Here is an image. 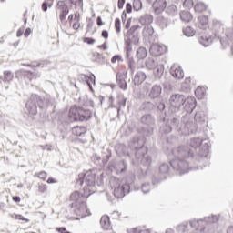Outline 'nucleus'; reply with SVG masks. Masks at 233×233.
<instances>
[{"instance_id": "41", "label": "nucleus", "mask_w": 233, "mask_h": 233, "mask_svg": "<svg viewBox=\"0 0 233 233\" xmlns=\"http://www.w3.org/2000/svg\"><path fill=\"white\" fill-rule=\"evenodd\" d=\"M147 48L145 47H139L137 50V57L138 59H145V57H147Z\"/></svg>"}, {"instance_id": "24", "label": "nucleus", "mask_w": 233, "mask_h": 233, "mask_svg": "<svg viewBox=\"0 0 233 233\" xmlns=\"http://www.w3.org/2000/svg\"><path fill=\"white\" fill-rule=\"evenodd\" d=\"M113 168H115L116 174H125V172H127V168H128V164L127 163V161L122 160L116 162Z\"/></svg>"}, {"instance_id": "39", "label": "nucleus", "mask_w": 233, "mask_h": 233, "mask_svg": "<svg viewBox=\"0 0 233 233\" xmlns=\"http://www.w3.org/2000/svg\"><path fill=\"white\" fill-rule=\"evenodd\" d=\"M183 34L186 37H194V35H196V30L191 26H187L183 29Z\"/></svg>"}, {"instance_id": "61", "label": "nucleus", "mask_w": 233, "mask_h": 233, "mask_svg": "<svg viewBox=\"0 0 233 233\" xmlns=\"http://www.w3.org/2000/svg\"><path fill=\"white\" fill-rule=\"evenodd\" d=\"M56 232H59V233H70V231L66 230V228H56Z\"/></svg>"}, {"instance_id": "17", "label": "nucleus", "mask_w": 233, "mask_h": 233, "mask_svg": "<svg viewBox=\"0 0 233 233\" xmlns=\"http://www.w3.org/2000/svg\"><path fill=\"white\" fill-rule=\"evenodd\" d=\"M127 76V72L116 73V83L119 86V88H121V90H127V88H128V85H127L126 81Z\"/></svg>"}, {"instance_id": "4", "label": "nucleus", "mask_w": 233, "mask_h": 233, "mask_svg": "<svg viewBox=\"0 0 233 233\" xmlns=\"http://www.w3.org/2000/svg\"><path fill=\"white\" fill-rule=\"evenodd\" d=\"M136 175L131 174L126 177L125 184H119V179H114L111 182V187L114 188V196L117 199L125 198L127 194H130V189L134 187Z\"/></svg>"}, {"instance_id": "28", "label": "nucleus", "mask_w": 233, "mask_h": 233, "mask_svg": "<svg viewBox=\"0 0 233 233\" xmlns=\"http://www.w3.org/2000/svg\"><path fill=\"white\" fill-rule=\"evenodd\" d=\"M115 150L117 154V156H127L128 157H130V154L128 153L127 149V146H125L124 144H118L115 147Z\"/></svg>"}, {"instance_id": "3", "label": "nucleus", "mask_w": 233, "mask_h": 233, "mask_svg": "<svg viewBox=\"0 0 233 233\" xmlns=\"http://www.w3.org/2000/svg\"><path fill=\"white\" fill-rule=\"evenodd\" d=\"M86 198L92 196L96 192V170H89L86 173H81L76 178V187H83Z\"/></svg>"}, {"instance_id": "48", "label": "nucleus", "mask_w": 233, "mask_h": 233, "mask_svg": "<svg viewBox=\"0 0 233 233\" xmlns=\"http://www.w3.org/2000/svg\"><path fill=\"white\" fill-rule=\"evenodd\" d=\"M170 171V166H168V164H161L159 167V172L161 174H168V172Z\"/></svg>"}, {"instance_id": "2", "label": "nucleus", "mask_w": 233, "mask_h": 233, "mask_svg": "<svg viewBox=\"0 0 233 233\" xmlns=\"http://www.w3.org/2000/svg\"><path fill=\"white\" fill-rule=\"evenodd\" d=\"M196 108V98L194 96H188L185 98V103L182 106L180 112H186L181 117V123L184 125L183 134L185 136H190V134H196L198 132V127L194 124V118H192V112Z\"/></svg>"}, {"instance_id": "37", "label": "nucleus", "mask_w": 233, "mask_h": 233, "mask_svg": "<svg viewBox=\"0 0 233 233\" xmlns=\"http://www.w3.org/2000/svg\"><path fill=\"white\" fill-rule=\"evenodd\" d=\"M157 66V62H156L153 58H147L146 60V67L148 70H154Z\"/></svg>"}, {"instance_id": "32", "label": "nucleus", "mask_w": 233, "mask_h": 233, "mask_svg": "<svg viewBox=\"0 0 233 233\" xmlns=\"http://www.w3.org/2000/svg\"><path fill=\"white\" fill-rule=\"evenodd\" d=\"M213 30L215 32V35L216 37H218L219 39V34H223V25L221 24V22L214 20L213 21Z\"/></svg>"}, {"instance_id": "18", "label": "nucleus", "mask_w": 233, "mask_h": 233, "mask_svg": "<svg viewBox=\"0 0 233 233\" xmlns=\"http://www.w3.org/2000/svg\"><path fill=\"white\" fill-rule=\"evenodd\" d=\"M170 74L175 79H183L185 77V72H183L179 65H173L170 68Z\"/></svg>"}, {"instance_id": "51", "label": "nucleus", "mask_w": 233, "mask_h": 233, "mask_svg": "<svg viewBox=\"0 0 233 233\" xmlns=\"http://www.w3.org/2000/svg\"><path fill=\"white\" fill-rule=\"evenodd\" d=\"M115 28L117 34L121 32V20L119 18H116L115 20Z\"/></svg>"}, {"instance_id": "53", "label": "nucleus", "mask_w": 233, "mask_h": 233, "mask_svg": "<svg viewBox=\"0 0 233 233\" xmlns=\"http://www.w3.org/2000/svg\"><path fill=\"white\" fill-rule=\"evenodd\" d=\"M94 56L96 57V63H104L105 58L103 57V55L99 53H94Z\"/></svg>"}, {"instance_id": "35", "label": "nucleus", "mask_w": 233, "mask_h": 233, "mask_svg": "<svg viewBox=\"0 0 233 233\" xmlns=\"http://www.w3.org/2000/svg\"><path fill=\"white\" fill-rule=\"evenodd\" d=\"M154 70L155 77L157 79H161V76H163V72H165V66L163 64H159Z\"/></svg>"}, {"instance_id": "50", "label": "nucleus", "mask_w": 233, "mask_h": 233, "mask_svg": "<svg viewBox=\"0 0 233 233\" xmlns=\"http://www.w3.org/2000/svg\"><path fill=\"white\" fill-rule=\"evenodd\" d=\"M129 233H150L148 229H141L138 228H132Z\"/></svg>"}, {"instance_id": "25", "label": "nucleus", "mask_w": 233, "mask_h": 233, "mask_svg": "<svg viewBox=\"0 0 233 233\" xmlns=\"http://www.w3.org/2000/svg\"><path fill=\"white\" fill-rule=\"evenodd\" d=\"M142 34L147 41H154V27H152V25H146Z\"/></svg>"}, {"instance_id": "8", "label": "nucleus", "mask_w": 233, "mask_h": 233, "mask_svg": "<svg viewBox=\"0 0 233 233\" xmlns=\"http://www.w3.org/2000/svg\"><path fill=\"white\" fill-rule=\"evenodd\" d=\"M92 117V111L77 106H73L69 110V119L71 121H88Z\"/></svg>"}, {"instance_id": "31", "label": "nucleus", "mask_w": 233, "mask_h": 233, "mask_svg": "<svg viewBox=\"0 0 233 233\" xmlns=\"http://www.w3.org/2000/svg\"><path fill=\"white\" fill-rule=\"evenodd\" d=\"M153 8L157 12H163L167 8V0H156L153 3Z\"/></svg>"}, {"instance_id": "60", "label": "nucleus", "mask_w": 233, "mask_h": 233, "mask_svg": "<svg viewBox=\"0 0 233 233\" xmlns=\"http://www.w3.org/2000/svg\"><path fill=\"white\" fill-rule=\"evenodd\" d=\"M85 43H87V45H94L96 43V39L87 37L85 38Z\"/></svg>"}, {"instance_id": "11", "label": "nucleus", "mask_w": 233, "mask_h": 233, "mask_svg": "<svg viewBox=\"0 0 233 233\" xmlns=\"http://www.w3.org/2000/svg\"><path fill=\"white\" fill-rule=\"evenodd\" d=\"M76 3L77 0L58 1L57 10L59 11V19L61 23H65V21H66V15L70 14V8H72V5H76Z\"/></svg>"}, {"instance_id": "7", "label": "nucleus", "mask_w": 233, "mask_h": 233, "mask_svg": "<svg viewBox=\"0 0 233 233\" xmlns=\"http://www.w3.org/2000/svg\"><path fill=\"white\" fill-rule=\"evenodd\" d=\"M219 221V216L212 215L211 217H205L204 219H193L189 222H184L177 227V232H189L190 228H198L201 223L210 224V223H218Z\"/></svg>"}, {"instance_id": "59", "label": "nucleus", "mask_w": 233, "mask_h": 233, "mask_svg": "<svg viewBox=\"0 0 233 233\" xmlns=\"http://www.w3.org/2000/svg\"><path fill=\"white\" fill-rule=\"evenodd\" d=\"M46 172H45V171H42V172H40V173H38V177H39V179H42L43 181H45V179H46Z\"/></svg>"}, {"instance_id": "23", "label": "nucleus", "mask_w": 233, "mask_h": 233, "mask_svg": "<svg viewBox=\"0 0 233 233\" xmlns=\"http://www.w3.org/2000/svg\"><path fill=\"white\" fill-rule=\"evenodd\" d=\"M194 121L196 123H193V125H196L197 128L198 125H205L207 122V116H205V113L202 111H198L195 114Z\"/></svg>"}, {"instance_id": "54", "label": "nucleus", "mask_w": 233, "mask_h": 233, "mask_svg": "<svg viewBox=\"0 0 233 233\" xmlns=\"http://www.w3.org/2000/svg\"><path fill=\"white\" fill-rule=\"evenodd\" d=\"M204 94H205V92L203 91L202 87H198L195 90V96H197V97H203Z\"/></svg>"}, {"instance_id": "29", "label": "nucleus", "mask_w": 233, "mask_h": 233, "mask_svg": "<svg viewBox=\"0 0 233 233\" xmlns=\"http://www.w3.org/2000/svg\"><path fill=\"white\" fill-rule=\"evenodd\" d=\"M84 198H86L85 196V193H84V196H83V194L79 193L78 191H75L70 196V199L75 202V205H78L79 203H83L84 202L83 201Z\"/></svg>"}, {"instance_id": "45", "label": "nucleus", "mask_w": 233, "mask_h": 233, "mask_svg": "<svg viewBox=\"0 0 233 233\" xmlns=\"http://www.w3.org/2000/svg\"><path fill=\"white\" fill-rule=\"evenodd\" d=\"M194 10L195 12H198V13L205 12V10H207V5L201 2L197 3L195 5Z\"/></svg>"}, {"instance_id": "58", "label": "nucleus", "mask_w": 233, "mask_h": 233, "mask_svg": "<svg viewBox=\"0 0 233 233\" xmlns=\"http://www.w3.org/2000/svg\"><path fill=\"white\" fill-rule=\"evenodd\" d=\"M126 12L127 14H132V4L130 3L126 4Z\"/></svg>"}, {"instance_id": "57", "label": "nucleus", "mask_w": 233, "mask_h": 233, "mask_svg": "<svg viewBox=\"0 0 233 233\" xmlns=\"http://www.w3.org/2000/svg\"><path fill=\"white\" fill-rule=\"evenodd\" d=\"M38 190L39 192H41L42 194H45V192H46L47 188H46V185L41 184L38 186Z\"/></svg>"}, {"instance_id": "40", "label": "nucleus", "mask_w": 233, "mask_h": 233, "mask_svg": "<svg viewBox=\"0 0 233 233\" xmlns=\"http://www.w3.org/2000/svg\"><path fill=\"white\" fill-rule=\"evenodd\" d=\"M14 79V73L12 71H5L3 81L4 83H10Z\"/></svg>"}, {"instance_id": "43", "label": "nucleus", "mask_w": 233, "mask_h": 233, "mask_svg": "<svg viewBox=\"0 0 233 233\" xmlns=\"http://www.w3.org/2000/svg\"><path fill=\"white\" fill-rule=\"evenodd\" d=\"M125 45H126V56L128 58L129 52H132V43L134 40H128L127 38H124Z\"/></svg>"}, {"instance_id": "9", "label": "nucleus", "mask_w": 233, "mask_h": 233, "mask_svg": "<svg viewBox=\"0 0 233 233\" xmlns=\"http://www.w3.org/2000/svg\"><path fill=\"white\" fill-rule=\"evenodd\" d=\"M128 147L131 150H136L135 157L137 159H139V156H146L147 152H148V148L145 147V138L141 137H133Z\"/></svg>"}, {"instance_id": "36", "label": "nucleus", "mask_w": 233, "mask_h": 233, "mask_svg": "<svg viewBox=\"0 0 233 233\" xmlns=\"http://www.w3.org/2000/svg\"><path fill=\"white\" fill-rule=\"evenodd\" d=\"M180 19L184 21V23H190L192 21V14L188 11L180 12Z\"/></svg>"}, {"instance_id": "55", "label": "nucleus", "mask_w": 233, "mask_h": 233, "mask_svg": "<svg viewBox=\"0 0 233 233\" xmlns=\"http://www.w3.org/2000/svg\"><path fill=\"white\" fill-rule=\"evenodd\" d=\"M117 61H121L123 62V57L121 56V55H115L112 58H111V63H117Z\"/></svg>"}, {"instance_id": "5", "label": "nucleus", "mask_w": 233, "mask_h": 233, "mask_svg": "<svg viewBox=\"0 0 233 233\" xmlns=\"http://www.w3.org/2000/svg\"><path fill=\"white\" fill-rule=\"evenodd\" d=\"M172 128H175L177 132H181L182 136H185V134H183L185 125L183 122H180L179 116L177 115L165 116L160 126V132H163V134H170V132H172Z\"/></svg>"}, {"instance_id": "34", "label": "nucleus", "mask_w": 233, "mask_h": 233, "mask_svg": "<svg viewBox=\"0 0 233 233\" xmlns=\"http://www.w3.org/2000/svg\"><path fill=\"white\" fill-rule=\"evenodd\" d=\"M198 27L205 30V28L208 26V17L206 15H201V16H198Z\"/></svg>"}, {"instance_id": "21", "label": "nucleus", "mask_w": 233, "mask_h": 233, "mask_svg": "<svg viewBox=\"0 0 233 233\" xmlns=\"http://www.w3.org/2000/svg\"><path fill=\"white\" fill-rule=\"evenodd\" d=\"M75 205L76 207V213L77 216H82L83 218L88 214V208H86V203L85 201Z\"/></svg>"}, {"instance_id": "6", "label": "nucleus", "mask_w": 233, "mask_h": 233, "mask_svg": "<svg viewBox=\"0 0 233 233\" xmlns=\"http://www.w3.org/2000/svg\"><path fill=\"white\" fill-rule=\"evenodd\" d=\"M48 99H46L45 97L37 95V94H32L27 102L25 103V108L31 114L32 116L37 115V106L41 110H46V108H48Z\"/></svg>"}, {"instance_id": "56", "label": "nucleus", "mask_w": 233, "mask_h": 233, "mask_svg": "<svg viewBox=\"0 0 233 233\" xmlns=\"http://www.w3.org/2000/svg\"><path fill=\"white\" fill-rule=\"evenodd\" d=\"M48 7L51 8L52 7V4H48V2H44L42 4V10H43V12H46V10H48Z\"/></svg>"}, {"instance_id": "27", "label": "nucleus", "mask_w": 233, "mask_h": 233, "mask_svg": "<svg viewBox=\"0 0 233 233\" xmlns=\"http://www.w3.org/2000/svg\"><path fill=\"white\" fill-rule=\"evenodd\" d=\"M145 79H147V75L142 72V71H138L135 77L133 79V83L135 86H139V85H141Z\"/></svg>"}, {"instance_id": "16", "label": "nucleus", "mask_w": 233, "mask_h": 233, "mask_svg": "<svg viewBox=\"0 0 233 233\" xmlns=\"http://www.w3.org/2000/svg\"><path fill=\"white\" fill-rule=\"evenodd\" d=\"M139 158L135 157V160H132V165H139V163H141V165H143V167H147V168H148L150 167V165H152V157H145V155L143 156H138Z\"/></svg>"}, {"instance_id": "33", "label": "nucleus", "mask_w": 233, "mask_h": 233, "mask_svg": "<svg viewBox=\"0 0 233 233\" xmlns=\"http://www.w3.org/2000/svg\"><path fill=\"white\" fill-rule=\"evenodd\" d=\"M200 45H203V46H209V45H212V36L208 35H205L200 36L198 39Z\"/></svg>"}, {"instance_id": "20", "label": "nucleus", "mask_w": 233, "mask_h": 233, "mask_svg": "<svg viewBox=\"0 0 233 233\" xmlns=\"http://www.w3.org/2000/svg\"><path fill=\"white\" fill-rule=\"evenodd\" d=\"M163 92V87L160 85H154L149 91L150 99H157L161 96V93Z\"/></svg>"}, {"instance_id": "15", "label": "nucleus", "mask_w": 233, "mask_h": 233, "mask_svg": "<svg viewBox=\"0 0 233 233\" xmlns=\"http://www.w3.org/2000/svg\"><path fill=\"white\" fill-rule=\"evenodd\" d=\"M167 52V46L161 44H153L150 46L149 54L154 57H158V56H163Z\"/></svg>"}, {"instance_id": "62", "label": "nucleus", "mask_w": 233, "mask_h": 233, "mask_svg": "<svg viewBox=\"0 0 233 233\" xmlns=\"http://www.w3.org/2000/svg\"><path fill=\"white\" fill-rule=\"evenodd\" d=\"M118 9L122 10L123 6H125V0H118Z\"/></svg>"}, {"instance_id": "47", "label": "nucleus", "mask_w": 233, "mask_h": 233, "mask_svg": "<svg viewBox=\"0 0 233 233\" xmlns=\"http://www.w3.org/2000/svg\"><path fill=\"white\" fill-rule=\"evenodd\" d=\"M127 65L131 74H134L136 72V61H134V58H128Z\"/></svg>"}, {"instance_id": "52", "label": "nucleus", "mask_w": 233, "mask_h": 233, "mask_svg": "<svg viewBox=\"0 0 233 233\" xmlns=\"http://www.w3.org/2000/svg\"><path fill=\"white\" fill-rule=\"evenodd\" d=\"M86 83L88 85L90 90H92V84L91 83H94V85H96V76L93 75V78L88 77L87 79H86Z\"/></svg>"}, {"instance_id": "38", "label": "nucleus", "mask_w": 233, "mask_h": 233, "mask_svg": "<svg viewBox=\"0 0 233 233\" xmlns=\"http://www.w3.org/2000/svg\"><path fill=\"white\" fill-rule=\"evenodd\" d=\"M157 25L160 26V28L165 29L168 26V20L163 16H158L157 19Z\"/></svg>"}, {"instance_id": "49", "label": "nucleus", "mask_w": 233, "mask_h": 233, "mask_svg": "<svg viewBox=\"0 0 233 233\" xmlns=\"http://www.w3.org/2000/svg\"><path fill=\"white\" fill-rule=\"evenodd\" d=\"M141 190L143 194H148L150 192V183L142 184Z\"/></svg>"}, {"instance_id": "63", "label": "nucleus", "mask_w": 233, "mask_h": 233, "mask_svg": "<svg viewBox=\"0 0 233 233\" xmlns=\"http://www.w3.org/2000/svg\"><path fill=\"white\" fill-rule=\"evenodd\" d=\"M158 183H161V179H157V178H156V177H154V178L152 179V185H153V187H156V185H157Z\"/></svg>"}, {"instance_id": "1", "label": "nucleus", "mask_w": 233, "mask_h": 233, "mask_svg": "<svg viewBox=\"0 0 233 233\" xmlns=\"http://www.w3.org/2000/svg\"><path fill=\"white\" fill-rule=\"evenodd\" d=\"M172 154L174 156V159L170 161V166L173 170L178 172L179 176H183V174H187L188 170H190L188 161H187V157H192L194 156V151L188 149V147L185 146H180L172 150Z\"/></svg>"}, {"instance_id": "30", "label": "nucleus", "mask_w": 233, "mask_h": 233, "mask_svg": "<svg viewBox=\"0 0 233 233\" xmlns=\"http://www.w3.org/2000/svg\"><path fill=\"white\" fill-rule=\"evenodd\" d=\"M74 136H77L78 137H85V134H86V127L83 126H76L72 129Z\"/></svg>"}, {"instance_id": "44", "label": "nucleus", "mask_w": 233, "mask_h": 233, "mask_svg": "<svg viewBox=\"0 0 233 233\" xmlns=\"http://www.w3.org/2000/svg\"><path fill=\"white\" fill-rule=\"evenodd\" d=\"M125 106H127V98L122 96L118 98L117 116H119L121 108H125Z\"/></svg>"}, {"instance_id": "42", "label": "nucleus", "mask_w": 233, "mask_h": 233, "mask_svg": "<svg viewBox=\"0 0 233 233\" xmlns=\"http://www.w3.org/2000/svg\"><path fill=\"white\" fill-rule=\"evenodd\" d=\"M166 12L167 14H168V15L174 17V15H177V6H176L175 5H171L167 8Z\"/></svg>"}, {"instance_id": "64", "label": "nucleus", "mask_w": 233, "mask_h": 233, "mask_svg": "<svg viewBox=\"0 0 233 233\" xmlns=\"http://www.w3.org/2000/svg\"><path fill=\"white\" fill-rule=\"evenodd\" d=\"M101 36L104 37V39H108V32L106 30H103Z\"/></svg>"}, {"instance_id": "26", "label": "nucleus", "mask_w": 233, "mask_h": 233, "mask_svg": "<svg viewBox=\"0 0 233 233\" xmlns=\"http://www.w3.org/2000/svg\"><path fill=\"white\" fill-rule=\"evenodd\" d=\"M100 225L103 230H110L112 228V225L110 223V217L107 215H104L101 217Z\"/></svg>"}, {"instance_id": "22", "label": "nucleus", "mask_w": 233, "mask_h": 233, "mask_svg": "<svg viewBox=\"0 0 233 233\" xmlns=\"http://www.w3.org/2000/svg\"><path fill=\"white\" fill-rule=\"evenodd\" d=\"M139 23L143 26H150L154 23V16L150 14H144L139 18Z\"/></svg>"}, {"instance_id": "14", "label": "nucleus", "mask_w": 233, "mask_h": 233, "mask_svg": "<svg viewBox=\"0 0 233 233\" xmlns=\"http://www.w3.org/2000/svg\"><path fill=\"white\" fill-rule=\"evenodd\" d=\"M139 30H141V26L139 25L131 26L130 29L127 32L125 39L133 41V45H137V43L139 41V37L137 36Z\"/></svg>"}, {"instance_id": "19", "label": "nucleus", "mask_w": 233, "mask_h": 233, "mask_svg": "<svg viewBox=\"0 0 233 233\" xmlns=\"http://www.w3.org/2000/svg\"><path fill=\"white\" fill-rule=\"evenodd\" d=\"M140 123L146 125V127H154L156 125V118L152 114H144L140 118Z\"/></svg>"}, {"instance_id": "13", "label": "nucleus", "mask_w": 233, "mask_h": 233, "mask_svg": "<svg viewBox=\"0 0 233 233\" xmlns=\"http://www.w3.org/2000/svg\"><path fill=\"white\" fill-rule=\"evenodd\" d=\"M156 106H157L158 112H163V110H165V108H166L165 103H163V102L155 104L150 101H145L141 104L139 110L141 112H154V110H156Z\"/></svg>"}, {"instance_id": "46", "label": "nucleus", "mask_w": 233, "mask_h": 233, "mask_svg": "<svg viewBox=\"0 0 233 233\" xmlns=\"http://www.w3.org/2000/svg\"><path fill=\"white\" fill-rule=\"evenodd\" d=\"M143 8V2L141 0H134L133 1V10L135 12H139Z\"/></svg>"}, {"instance_id": "12", "label": "nucleus", "mask_w": 233, "mask_h": 233, "mask_svg": "<svg viewBox=\"0 0 233 233\" xmlns=\"http://www.w3.org/2000/svg\"><path fill=\"white\" fill-rule=\"evenodd\" d=\"M187 97L184 95H172L169 99L170 107L169 110L172 114H176L177 112H181L183 108V105H185V99Z\"/></svg>"}, {"instance_id": "10", "label": "nucleus", "mask_w": 233, "mask_h": 233, "mask_svg": "<svg viewBox=\"0 0 233 233\" xmlns=\"http://www.w3.org/2000/svg\"><path fill=\"white\" fill-rule=\"evenodd\" d=\"M201 143H203V139L200 137H195L189 141V147L196 150L197 155L199 157H207V156H208V144L204 143L201 146Z\"/></svg>"}]
</instances>
